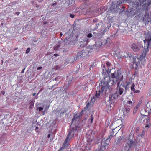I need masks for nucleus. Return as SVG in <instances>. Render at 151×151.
<instances>
[{"instance_id": "obj_1", "label": "nucleus", "mask_w": 151, "mask_h": 151, "mask_svg": "<svg viewBox=\"0 0 151 151\" xmlns=\"http://www.w3.org/2000/svg\"><path fill=\"white\" fill-rule=\"evenodd\" d=\"M120 74L115 72L111 74V76L104 78L101 81V90L96 91L94 96L92 97L91 101L97 100L100 97L101 95L103 93L106 94L107 92L110 93L112 88L111 86L114 83H116L119 80Z\"/></svg>"}, {"instance_id": "obj_2", "label": "nucleus", "mask_w": 151, "mask_h": 151, "mask_svg": "<svg viewBox=\"0 0 151 151\" xmlns=\"http://www.w3.org/2000/svg\"><path fill=\"white\" fill-rule=\"evenodd\" d=\"M121 136L125 140L126 144L124 146L125 148H131L135 143L134 135L131 134H129L128 132H123Z\"/></svg>"}, {"instance_id": "obj_3", "label": "nucleus", "mask_w": 151, "mask_h": 151, "mask_svg": "<svg viewBox=\"0 0 151 151\" xmlns=\"http://www.w3.org/2000/svg\"><path fill=\"white\" fill-rule=\"evenodd\" d=\"M115 129L112 130L111 134L109 137L107 138H104L102 139L101 141V146L100 148L98 150H97L95 151H105L106 149L110 143L111 139L117 133L115 132Z\"/></svg>"}, {"instance_id": "obj_4", "label": "nucleus", "mask_w": 151, "mask_h": 151, "mask_svg": "<svg viewBox=\"0 0 151 151\" xmlns=\"http://www.w3.org/2000/svg\"><path fill=\"white\" fill-rule=\"evenodd\" d=\"M123 57L129 58L130 60L133 62V64L136 65L135 68H137L140 65V63L142 61L141 58H143L142 55H138L137 56H134V55L131 54L129 52L124 53Z\"/></svg>"}, {"instance_id": "obj_5", "label": "nucleus", "mask_w": 151, "mask_h": 151, "mask_svg": "<svg viewBox=\"0 0 151 151\" xmlns=\"http://www.w3.org/2000/svg\"><path fill=\"white\" fill-rule=\"evenodd\" d=\"M145 40H144L145 46L143 50V55L145 56L147 53L149 51L148 48L151 44V34L150 33L144 35Z\"/></svg>"}, {"instance_id": "obj_6", "label": "nucleus", "mask_w": 151, "mask_h": 151, "mask_svg": "<svg viewBox=\"0 0 151 151\" xmlns=\"http://www.w3.org/2000/svg\"><path fill=\"white\" fill-rule=\"evenodd\" d=\"M80 127L78 125L73 126L71 131L69 132L67 135L66 139L64 142V144L68 146L69 144L68 143V142L73 137L74 134L78 133V129Z\"/></svg>"}, {"instance_id": "obj_7", "label": "nucleus", "mask_w": 151, "mask_h": 151, "mask_svg": "<svg viewBox=\"0 0 151 151\" xmlns=\"http://www.w3.org/2000/svg\"><path fill=\"white\" fill-rule=\"evenodd\" d=\"M146 4V6H148L151 4V0H139L133 4L134 7L138 9L140 7H143Z\"/></svg>"}, {"instance_id": "obj_8", "label": "nucleus", "mask_w": 151, "mask_h": 151, "mask_svg": "<svg viewBox=\"0 0 151 151\" xmlns=\"http://www.w3.org/2000/svg\"><path fill=\"white\" fill-rule=\"evenodd\" d=\"M146 4H145L144 6L142 7L141 8L140 7L139 8H141L142 10L145 11V13L144 16L142 21L145 24L147 22L151 21V19L149 17V13L148 12V6H146Z\"/></svg>"}, {"instance_id": "obj_9", "label": "nucleus", "mask_w": 151, "mask_h": 151, "mask_svg": "<svg viewBox=\"0 0 151 151\" xmlns=\"http://www.w3.org/2000/svg\"><path fill=\"white\" fill-rule=\"evenodd\" d=\"M80 114L78 113L74 114L73 117L72 119V125H78L79 126V124L80 123Z\"/></svg>"}, {"instance_id": "obj_10", "label": "nucleus", "mask_w": 151, "mask_h": 151, "mask_svg": "<svg viewBox=\"0 0 151 151\" xmlns=\"http://www.w3.org/2000/svg\"><path fill=\"white\" fill-rule=\"evenodd\" d=\"M120 81L117 82V87L116 88V91L115 93V95L118 97L120 95L123 94L124 91V89L123 88L122 86H120Z\"/></svg>"}, {"instance_id": "obj_11", "label": "nucleus", "mask_w": 151, "mask_h": 151, "mask_svg": "<svg viewBox=\"0 0 151 151\" xmlns=\"http://www.w3.org/2000/svg\"><path fill=\"white\" fill-rule=\"evenodd\" d=\"M89 51L87 48H85L83 50H82V51L79 52L77 53V57H83L85 56V55H87L89 53Z\"/></svg>"}, {"instance_id": "obj_12", "label": "nucleus", "mask_w": 151, "mask_h": 151, "mask_svg": "<svg viewBox=\"0 0 151 151\" xmlns=\"http://www.w3.org/2000/svg\"><path fill=\"white\" fill-rule=\"evenodd\" d=\"M146 116L145 115L142 116H141V119L143 120L144 121H146V123L145 124V128L146 129H148V128L151 126V124L150 122V120L147 118H146Z\"/></svg>"}, {"instance_id": "obj_13", "label": "nucleus", "mask_w": 151, "mask_h": 151, "mask_svg": "<svg viewBox=\"0 0 151 151\" xmlns=\"http://www.w3.org/2000/svg\"><path fill=\"white\" fill-rule=\"evenodd\" d=\"M136 87L134 83L132 84L130 88L131 90L134 93H139L140 92V91L139 90H136Z\"/></svg>"}, {"instance_id": "obj_14", "label": "nucleus", "mask_w": 151, "mask_h": 151, "mask_svg": "<svg viewBox=\"0 0 151 151\" xmlns=\"http://www.w3.org/2000/svg\"><path fill=\"white\" fill-rule=\"evenodd\" d=\"M131 48L134 51L137 52L139 50V48L135 43H133L131 45Z\"/></svg>"}, {"instance_id": "obj_15", "label": "nucleus", "mask_w": 151, "mask_h": 151, "mask_svg": "<svg viewBox=\"0 0 151 151\" xmlns=\"http://www.w3.org/2000/svg\"><path fill=\"white\" fill-rule=\"evenodd\" d=\"M124 139L122 138L121 136L119 137L118 138V140L117 142V144H119L120 143H122L124 142Z\"/></svg>"}, {"instance_id": "obj_16", "label": "nucleus", "mask_w": 151, "mask_h": 151, "mask_svg": "<svg viewBox=\"0 0 151 151\" xmlns=\"http://www.w3.org/2000/svg\"><path fill=\"white\" fill-rule=\"evenodd\" d=\"M147 107L149 113H151V101L148 102L147 104Z\"/></svg>"}, {"instance_id": "obj_17", "label": "nucleus", "mask_w": 151, "mask_h": 151, "mask_svg": "<svg viewBox=\"0 0 151 151\" xmlns=\"http://www.w3.org/2000/svg\"><path fill=\"white\" fill-rule=\"evenodd\" d=\"M127 104H128V105L129 106H132L133 105L134 103L132 101L129 100L127 101Z\"/></svg>"}, {"instance_id": "obj_18", "label": "nucleus", "mask_w": 151, "mask_h": 151, "mask_svg": "<svg viewBox=\"0 0 151 151\" xmlns=\"http://www.w3.org/2000/svg\"><path fill=\"white\" fill-rule=\"evenodd\" d=\"M68 147V146L66 145L65 144L63 143L62 146L58 150V151H62V150L63 149H64L66 147Z\"/></svg>"}, {"instance_id": "obj_19", "label": "nucleus", "mask_w": 151, "mask_h": 151, "mask_svg": "<svg viewBox=\"0 0 151 151\" xmlns=\"http://www.w3.org/2000/svg\"><path fill=\"white\" fill-rule=\"evenodd\" d=\"M122 86V87L123 88H125L124 92L127 91V90L129 89V87L128 86H127L126 85H125L124 84Z\"/></svg>"}, {"instance_id": "obj_20", "label": "nucleus", "mask_w": 151, "mask_h": 151, "mask_svg": "<svg viewBox=\"0 0 151 151\" xmlns=\"http://www.w3.org/2000/svg\"><path fill=\"white\" fill-rule=\"evenodd\" d=\"M134 0H126V2L127 3H132L133 2V7H134V8H135V9H136V8L135 7H134L133 6H134V3H135V2H134Z\"/></svg>"}, {"instance_id": "obj_21", "label": "nucleus", "mask_w": 151, "mask_h": 151, "mask_svg": "<svg viewBox=\"0 0 151 151\" xmlns=\"http://www.w3.org/2000/svg\"><path fill=\"white\" fill-rule=\"evenodd\" d=\"M85 149L87 150H91V147L89 144H86L85 147Z\"/></svg>"}, {"instance_id": "obj_22", "label": "nucleus", "mask_w": 151, "mask_h": 151, "mask_svg": "<svg viewBox=\"0 0 151 151\" xmlns=\"http://www.w3.org/2000/svg\"><path fill=\"white\" fill-rule=\"evenodd\" d=\"M107 43V41L106 39L102 40H101V45L105 44Z\"/></svg>"}, {"instance_id": "obj_23", "label": "nucleus", "mask_w": 151, "mask_h": 151, "mask_svg": "<svg viewBox=\"0 0 151 151\" xmlns=\"http://www.w3.org/2000/svg\"><path fill=\"white\" fill-rule=\"evenodd\" d=\"M139 108L137 106H136L133 110V112L134 114H135L136 112Z\"/></svg>"}, {"instance_id": "obj_24", "label": "nucleus", "mask_w": 151, "mask_h": 151, "mask_svg": "<svg viewBox=\"0 0 151 151\" xmlns=\"http://www.w3.org/2000/svg\"><path fill=\"white\" fill-rule=\"evenodd\" d=\"M60 45H58L56 46H55L54 47V49L55 50H57L60 47Z\"/></svg>"}, {"instance_id": "obj_25", "label": "nucleus", "mask_w": 151, "mask_h": 151, "mask_svg": "<svg viewBox=\"0 0 151 151\" xmlns=\"http://www.w3.org/2000/svg\"><path fill=\"white\" fill-rule=\"evenodd\" d=\"M34 105V103L32 102H31L30 103V105L29 108L30 109L32 108Z\"/></svg>"}, {"instance_id": "obj_26", "label": "nucleus", "mask_w": 151, "mask_h": 151, "mask_svg": "<svg viewBox=\"0 0 151 151\" xmlns=\"http://www.w3.org/2000/svg\"><path fill=\"white\" fill-rule=\"evenodd\" d=\"M142 103V101L141 100H140L139 102H138V104L136 105V106L137 107H139Z\"/></svg>"}, {"instance_id": "obj_27", "label": "nucleus", "mask_w": 151, "mask_h": 151, "mask_svg": "<svg viewBox=\"0 0 151 151\" xmlns=\"http://www.w3.org/2000/svg\"><path fill=\"white\" fill-rule=\"evenodd\" d=\"M132 79H129V81L126 83V85L127 86H129V85L131 83Z\"/></svg>"}, {"instance_id": "obj_28", "label": "nucleus", "mask_w": 151, "mask_h": 151, "mask_svg": "<svg viewBox=\"0 0 151 151\" xmlns=\"http://www.w3.org/2000/svg\"><path fill=\"white\" fill-rule=\"evenodd\" d=\"M93 36V35L91 33H89L87 35V37H88L90 38L92 37Z\"/></svg>"}, {"instance_id": "obj_29", "label": "nucleus", "mask_w": 151, "mask_h": 151, "mask_svg": "<svg viewBox=\"0 0 151 151\" xmlns=\"http://www.w3.org/2000/svg\"><path fill=\"white\" fill-rule=\"evenodd\" d=\"M93 118H93V115H91V118L90 119V122L91 123H93Z\"/></svg>"}, {"instance_id": "obj_30", "label": "nucleus", "mask_w": 151, "mask_h": 151, "mask_svg": "<svg viewBox=\"0 0 151 151\" xmlns=\"http://www.w3.org/2000/svg\"><path fill=\"white\" fill-rule=\"evenodd\" d=\"M30 48H28L26 51V53L27 54H28L30 52Z\"/></svg>"}, {"instance_id": "obj_31", "label": "nucleus", "mask_w": 151, "mask_h": 151, "mask_svg": "<svg viewBox=\"0 0 151 151\" xmlns=\"http://www.w3.org/2000/svg\"><path fill=\"white\" fill-rule=\"evenodd\" d=\"M43 109V108L42 107H39L37 109V110H38V109L39 110V111H41Z\"/></svg>"}, {"instance_id": "obj_32", "label": "nucleus", "mask_w": 151, "mask_h": 151, "mask_svg": "<svg viewBox=\"0 0 151 151\" xmlns=\"http://www.w3.org/2000/svg\"><path fill=\"white\" fill-rule=\"evenodd\" d=\"M57 5V3L56 2H55L52 3V6H56Z\"/></svg>"}, {"instance_id": "obj_33", "label": "nucleus", "mask_w": 151, "mask_h": 151, "mask_svg": "<svg viewBox=\"0 0 151 151\" xmlns=\"http://www.w3.org/2000/svg\"><path fill=\"white\" fill-rule=\"evenodd\" d=\"M89 105V104H87L84 107V109H87L88 108V106Z\"/></svg>"}, {"instance_id": "obj_34", "label": "nucleus", "mask_w": 151, "mask_h": 151, "mask_svg": "<svg viewBox=\"0 0 151 151\" xmlns=\"http://www.w3.org/2000/svg\"><path fill=\"white\" fill-rule=\"evenodd\" d=\"M106 65L108 66V67H109V66L110 65H111V63H109V62H107L106 63Z\"/></svg>"}, {"instance_id": "obj_35", "label": "nucleus", "mask_w": 151, "mask_h": 151, "mask_svg": "<svg viewBox=\"0 0 151 151\" xmlns=\"http://www.w3.org/2000/svg\"><path fill=\"white\" fill-rule=\"evenodd\" d=\"M70 17L72 18H73L74 17V15L73 14H70Z\"/></svg>"}, {"instance_id": "obj_36", "label": "nucleus", "mask_w": 151, "mask_h": 151, "mask_svg": "<svg viewBox=\"0 0 151 151\" xmlns=\"http://www.w3.org/2000/svg\"><path fill=\"white\" fill-rule=\"evenodd\" d=\"M20 12H16V13H15L16 14L17 16L19 15L20 14Z\"/></svg>"}, {"instance_id": "obj_37", "label": "nucleus", "mask_w": 151, "mask_h": 151, "mask_svg": "<svg viewBox=\"0 0 151 151\" xmlns=\"http://www.w3.org/2000/svg\"><path fill=\"white\" fill-rule=\"evenodd\" d=\"M131 148H128V149H126L124 147V150H127L125 151H129V150L131 149Z\"/></svg>"}, {"instance_id": "obj_38", "label": "nucleus", "mask_w": 151, "mask_h": 151, "mask_svg": "<svg viewBox=\"0 0 151 151\" xmlns=\"http://www.w3.org/2000/svg\"><path fill=\"white\" fill-rule=\"evenodd\" d=\"M126 111L127 112H129L130 111V109L128 108H126Z\"/></svg>"}, {"instance_id": "obj_39", "label": "nucleus", "mask_w": 151, "mask_h": 151, "mask_svg": "<svg viewBox=\"0 0 151 151\" xmlns=\"http://www.w3.org/2000/svg\"><path fill=\"white\" fill-rule=\"evenodd\" d=\"M42 67H39L37 68V69L38 70H39L42 69Z\"/></svg>"}, {"instance_id": "obj_40", "label": "nucleus", "mask_w": 151, "mask_h": 151, "mask_svg": "<svg viewBox=\"0 0 151 151\" xmlns=\"http://www.w3.org/2000/svg\"><path fill=\"white\" fill-rule=\"evenodd\" d=\"M5 91H1V93L3 95H4L5 94Z\"/></svg>"}, {"instance_id": "obj_41", "label": "nucleus", "mask_w": 151, "mask_h": 151, "mask_svg": "<svg viewBox=\"0 0 151 151\" xmlns=\"http://www.w3.org/2000/svg\"><path fill=\"white\" fill-rule=\"evenodd\" d=\"M37 1L39 3H41L43 1V0H37Z\"/></svg>"}, {"instance_id": "obj_42", "label": "nucleus", "mask_w": 151, "mask_h": 151, "mask_svg": "<svg viewBox=\"0 0 151 151\" xmlns=\"http://www.w3.org/2000/svg\"><path fill=\"white\" fill-rule=\"evenodd\" d=\"M149 95H151V88L150 89V91L149 92Z\"/></svg>"}, {"instance_id": "obj_43", "label": "nucleus", "mask_w": 151, "mask_h": 151, "mask_svg": "<svg viewBox=\"0 0 151 151\" xmlns=\"http://www.w3.org/2000/svg\"><path fill=\"white\" fill-rule=\"evenodd\" d=\"M59 55H58V54H54V56H55L56 57L57 56H58Z\"/></svg>"}, {"instance_id": "obj_44", "label": "nucleus", "mask_w": 151, "mask_h": 151, "mask_svg": "<svg viewBox=\"0 0 151 151\" xmlns=\"http://www.w3.org/2000/svg\"><path fill=\"white\" fill-rule=\"evenodd\" d=\"M25 68H24V69H23L21 71V73H24V70H25Z\"/></svg>"}, {"instance_id": "obj_45", "label": "nucleus", "mask_w": 151, "mask_h": 151, "mask_svg": "<svg viewBox=\"0 0 151 151\" xmlns=\"http://www.w3.org/2000/svg\"><path fill=\"white\" fill-rule=\"evenodd\" d=\"M60 68V67L58 65H57L56 67V69H57L58 68Z\"/></svg>"}, {"instance_id": "obj_46", "label": "nucleus", "mask_w": 151, "mask_h": 151, "mask_svg": "<svg viewBox=\"0 0 151 151\" xmlns=\"http://www.w3.org/2000/svg\"><path fill=\"white\" fill-rule=\"evenodd\" d=\"M36 7H37V8H38V7H39V5L37 4H36Z\"/></svg>"}, {"instance_id": "obj_47", "label": "nucleus", "mask_w": 151, "mask_h": 151, "mask_svg": "<svg viewBox=\"0 0 151 151\" xmlns=\"http://www.w3.org/2000/svg\"><path fill=\"white\" fill-rule=\"evenodd\" d=\"M48 23H49V22H44V24H48Z\"/></svg>"}, {"instance_id": "obj_48", "label": "nucleus", "mask_w": 151, "mask_h": 151, "mask_svg": "<svg viewBox=\"0 0 151 151\" xmlns=\"http://www.w3.org/2000/svg\"><path fill=\"white\" fill-rule=\"evenodd\" d=\"M39 129L38 127H37H37H36V129H35V130L36 131H37V130H37V129Z\"/></svg>"}, {"instance_id": "obj_49", "label": "nucleus", "mask_w": 151, "mask_h": 151, "mask_svg": "<svg viewBox=\"0 0 151 151\" xmlns=\"http://www.w3.org/2000/svg\"><path fill=\"white\" fill-rule=\"evenodd\" d=\"M50 134H49L48 135H47L48 138H49L50 137Z\"/></svg>"}, {"instance_id": "obj_50", "label": "nucleus", "mask_w": 151, "mask_h": 151, "mask_svg": "<svg viewBox=\"0 0 151 151\" xmlns=\"http://www.w3.org/2000/svg\"><path fill=\"white\" fill-rule=\"evenodd\" d=\"M36 93H34L33 94V96H35V95H36Z\"/></svg>"}, {"instance_id": "obj_51", "label": "nucleus", "mask_w": 151, "mask_h": 151, "mask_svg": "<svg viewBox=\"0 0 151 151\" xmlns=\"http://www.w3.org/2000/svg\"><path fill=\"white\" fill-rule=\"evenodd\" d=\"M60 35L61 36H62V35H63V34L62 33H61L60 34Z\"/></svg>"}, {"instance_id": "obj_52", "label": "nucleus", "mask_w": 151, "mask_h": 151, "mask_svg": "<svg viewBox=\"0 0 151 151\" xmlns=\"http://www.w3.org/2000/svg\"><path fill=\"white\" fill-rule=\"evenodd\" d=\"M81 151H85L84 150H83V149H82L81 150Z\"/></svg>"}, {"instance_id": "obj_53", "label": "nucleus", "mask_w": 151, "mask_h": 151, "mask_svg": "<svg viewBox=\"0 0 151 151\" xmlns=\"http://www.w3.org/2000/svg\"><path fill=\"white\" fill-rule=\"evenodd\" d=\"M139 129V127H137V129H138H138Z\"/></svg>"}, {"instance_id": "obj_54", "label": "nucleus", "mask_w": 151, "mask_h": 151, "mask_svg": "<svg viewBox=\"0 0 151 151\" xmlns=\"http://www.w3.org/2000/svg\"><path fill=\"white\" fill-rule=\"evenodd\" d=\"M34 3V1H32V4H33V3Z\"/></svg>"}, {"instance_id": "obj_55", "label": "nucleus", "mask_w": 151, "mask_h": 151, "mask_svg": "<svg viewBox=\"0 0 151 151\" xmlns=\"http://www.w3.org/2000/svg\"><path fill=\"white\" fill-rule=\"evenodd\" d=\"M137 151H141L140 150H139Z\"/></svg>"}, {"instance_id": "obj_56", "label": "nucleus", "mask_w": 151, "mask_h": 151, "mask_svg": "<svg viewBox=\"0 0 151 151\" xmlns=\"http://www.w3.org/2000/svg\"><path fill=\"white\" fill-rule=\"evenodd\" d=\"M83 110H82V111H81V112H83Z\"/></svg>"}, {"instance_id": "obj_57", "label": "nucleus", "mask_w": 151, "mask_h": 151, "mask_svg": "<svg viewBox=\"0 0 151 151\" xmlns=\"http://www.w3.org/2000/svg\"><path fill=\"white\" fill-rule=\"evenodd\" d=\"M1 88V87H0V89Z\"/></svg>"}, {"instance_id": "obj_58", "label": "nucleus", "mask_w": 151, "mask_h": 151, "mask_svg": "<svg viewBox=\"0 0 151 151\" xmlns=\"http://www.w3.org/2000/svg\"><path fill=\"white\" fill-rule=\"evenodd\" d=\"M145 151H147V150H146Z\"/></svg>"}]
</instances>
